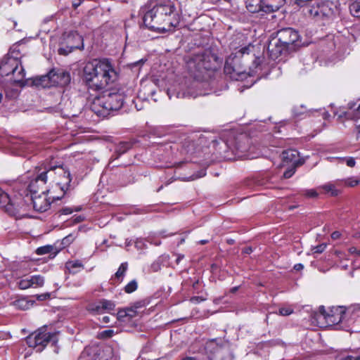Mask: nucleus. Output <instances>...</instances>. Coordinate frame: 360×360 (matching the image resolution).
<instances>
[{
	"instance_id": "52",
	"label": "nucleus",
	"mask_w": 360,
	"mask_h": 360,
	"mask_svg": "<svg viewBox=\"0 0 360 360\" xmlns=\"http://www.w3.org/2000/svg\"><path fill=\"white\" fill-rule=\"evenodd\" d=\"M356 162L353 158H349L347 160V165L350 167L355 166Z\"/></svg>"
},
{
	"instance_id": "15",
	"label": "nucleus",
	"mask_w": 360,
	"mask_h": 360,
	"mask_svg": "<svg viewBox=\"0 0 360 360\" xmlns=\"http://www.w3.org/2000/svg\"><path fill=\"white\" fill-rule=\"evenodd\" d=\"M49 193H31V196L30 198H28L29 200L32 201V203L33 205V208L38 212H43L46 211L50 205H51V201L50 198H52V201H54L53 200V198L51 196L48 197Z\"/></svg>"
},
{
	"instance_id": "54",
	"label": "nucleus",
	"mask_w": 360,
	"mask_h": 360,
	"mask_svg": "<svg viewBox=\"0 0 360 360\" xmlns=\"http://www.w3.org/2000/svg\"><path fill=\"white\" fill-rule=\"evenodd\" d=\"M349 252L351 254L356 255L360 256V250H357L355 247H352L349 249Z\"/></svg>"
},
{
	"instance_id": "23",
	"label": "nucleus",
	"mask_w": 360,
	"mask_h": 360,
	"mask_svg": "<svg viewBox=\"0 0 360 360\" xmlns=\"http://www.w3.org/2000/svg\"><path fill=\"white\" fill-rule=\"evenodd\" d=\"M246 7L251 13L264 12V0H247Z\"/></svg>"
},
{
	"instance_id": "22",
	"label": "nucleus",
	"mask_w": 360,
	"mask_h": 360,
	"mask_svg": "<svg viewBox=\"0 0 360 360\" xmlns=\"http://www.w3.org/2000/svg\"><path fill=\"white\" fill-rule=\"evenodd\" d=\"M285 1V0H264V12L271 13L278 11Z\"/></svg>"
},
{
	"instance_id": "31",
	"label": "nucleus",
	"mask_w": 360,
	"mask_h": 360,
	"mask_svg": "<svg viewBox=\"0 0 360 360\" xmlns=\"http://www.w3.org/2000/svg\"><path fill=\"white\" fill-rule=\"evenodd\" d=\"M10 198L9 195L0 188V207L6 210L8 202H10Z\"/></svg>"
},
{
	"instance_id": "32",
	"label": "nucleus",
	"mask_w": 360,
	"mask_h": 360,
	"mask_svg": "<svg viewBox=\"0 0 360 360\" xmlns=\"http://www.w3.org/2000/svg\"><path fill=\"white\" fill-rule=\"evenodd\" d=\"M101 308L105 311H110L115 309V304L112 301L108 300L105 299L101 300Z\"/></svg>"
},
{
	"instance_id": "56",
	"label": "nucleus",
	"mask_w": 360,
	"mask_h": 360,
	"mask_svg": "<svg viewBox=\"0 0 360 360\" xmlns=\"http://www.w3.org/2000/svg\"><path fill=\"white\" fill-rule=\"evenodd\" d=\"M340 237V233L339 231H334L331 234V238L334 240L338 239Z\"/></svg>"
},
{
	"instance_id": "62",
	"label": "nucleus",
	"mask_w": 360,
	"mask_h": 360,
	"mask_svg": "<svg viewBox=\"0 0 360 360\" xmlns=\"http://www.w3.org/2000/svg\"><path fill=\"white\" fill-rule=\"evenodd\" d=\"M110 321V317L108 316H105L103 317V322L105 323H108Z\"/></svg>"
},
{
	"instance_id": "41",
	"label": "nucleus",
	"mask_w": 360,
	"mask_h": 360,
	"mask_svg": "<svg viewBox=\"0 0 360 360\" xmlns=\"http://www.w3.org/2000/svg\"><path fill=\"white\" fill-rule=\"evenodd\" d=\"M297 167L291 165L290 167L284 172L283 177L285 179L290 178L295 174Z\"/></svg>"
},
{
	"instance_id": "14",
	"label": "nucleus",
	"mask_w": 360,
	"mask_h": 360,
	"mask_svg": "<svg viewBox=\"0 0 360 360\" xmlns=\"http://www.w3.org/2000/svg\"><path fill=\"white\" fill-rule=\"evenodd\" d=\"M64 43L66 46L58 49L59 54L68 55L75 49H83L84 48L83 38L76 31H71L65 34Z\"/></svg>"
},
{
	"instance_id": "55",
	"label": "nucleus",
	"mask_w": 360,
	"mask_h": 360,
	"mask_svg": "<svg viewBox=\"0 0 360 360\" xmlns=\"http://www.w3.org/2000/svg\"><path fill=\"white\" fill-rule=\"evenodd\" d=\"M49 297L50 295L49 293L38 295L37 300L42 301L46 300Z\"/></svg>"
},
{
	"instance_id": "59",
	"label": "nucleus",
	"mask_w": 360,
	"mask_h": 360,
	"mask_svg": "<svg viewBox=\"0 0 360 360\" xmlns=\"http://www.w3.org/2000/svg\"><path fill=\"white\" fill-rule=\"evenodd\" d=\"M143 89H144L145 91L148 90V91H149V94H150V96H153V95L155 94V91L154 89H150V86H146L143 88Z\"/></svg>"
},
{
	"instance_id": "35",
	"label": "nucleus",
	"mask_w": 360,
	"mask_h": 360,
	"mask_svg": "<svg viewBox=\"0 0 360 360\" xmlns=\"http://www.w3.org/2000/svg\"><path fill=\"white\" fill-rule=\"evenodd\" d=\"M209 93H202V92H194L191 90H188L186 93H182L181 94V97H184V96H193V97H195L197 96H201V95H206V94H208ZM176 97L177 98H179L181 97V93L180 92H178L177 93V95H176Z\"/></svg>"
},
{
	"instance_id": "4",
	"label": "nucleus",
	"mask_w": 360,
	"mask_h": 360,
	"mask_svg": "<svg viewBox=\"0 0 360 360\" xmlns=\"http://www.w3.org/2000/svg\"><path fill=\"white\" fill-rule=\"evenodd\" d=\"M305 10L311 17L330 19L339 13L340 4L338 0H321L316 4L307 5Z\"/></svg>"
},
{
	"instance_id": "21",
	"label": "nucleus",
	"mask_w": 360,
	"mask_h": 360,
	"mask_svg": "<svg viewBox=\"0 0 360 360\" xmlns=\"http://www.w3.org/2000/svg\"><path fill=\"white\" fill-rule=\"evenodd\" d=\"M344 314L345 311L342 307H333L330 310V314H327L324 316V319L328 326H335L342 321Z\"/></svg>"
},
{
	"instance_id": "30",
	"label": "nucleus",
	"mask_w": 360,
	"mask_h": 360,
	"mask_svg": "<svg viewBox=\"0 0 360 360\" xmlns=\"http://www.w3.org/2000/svg\"><path fill=\"white\" fill-rule=\"evenodd\" d=\"M320 188L324 190L326 193H330L332 196H337L339 194V191L336 189L333 184L328 183L321 186Z\"/></svg>"
},
{
	"instance_id": "17",
	"label": "nucleus",
	"mask_w": 360,
	"mask_h": 360,
	"mask_svg": "<svg viewBox=\"0 0 360 360\" xmlns=\"http://www.w3.org/2000/svg\"><path fill=\"white\" fill-rule=\"evenodd\" d=\"M267 51L269 56L274 60L277 59L283 54L285 55L291 53L290 51H288V49L281 41H278L277 36L272 37L269 40L267 46Z\"/></svg>"
},
{
	"instance_id": "13",
	"label": "nucleus",
	"mask_w": 360,
	"mask_h": 360,
	"mask_svg": "<svg viewBox=\"0 0 360 360\" xmlns=\"http://www.w3.org/2000/svg\"><path fill=\"white\" fill-rule=\"evenodd\" d=\"M278 41H281L291 53L300 46V34L292 27H285L276 32Z\"/></svg>"
},
{
	"instance_id": "9",
	"label": "nucleus",
	"mask_w": 360,
	"mask_h": 360,
	"mask_svg": "<svg viewBox=\"0 0 360 360\" xmlns=\"http://www.w3.org/2000/svg\"><path fill=\"white\" fill-rule=\"evenodd\" d=\"M113 349L109 346L87 347L80 354L77 360H112Z\"/></svg>"
},
{
	"instance_id": "44",
	"label": "nucleus",
	"mask_w": 360,
	"mask_h": 360,
	"mask_svg": "<svg viewBox=\"0 0 360 360\" xmlns=\"http://www.w3.org/2000/svg\"><path fill=\"white\" fill-rule=\"evenodd\" d=\"M127 311L129 312L127 313L129 314V319H131V318L134 317L137 314V310L131 306V307L126 308Z\"/></svg>"
},
{
	"instance_id": "18",
	"label": "nucleus",
	"mask_w": 360,
	"mask_h": 360,
	"mask_svg": "<svg viewBox=\"0 0 360 360\" xmlns=\"http://www.w3.org/2000/svg\"><path fill=\"white\" fill-rule=\"evenodd\" d=\"M44 278L40 275H34L25 276L20 279L18 282V286L21 290H25L29 288L41 287L44 285Z\"/></svg>"
},
{
	"instance_id": "29",
	"label": "nucleus",
	"mask_w": 360,
	"mask_h": 360,
	"mask_svg": "<svg viewBox=\"0 0 360 360\" xmlns=\"http://www.w3.org/2000/svg\"><path fill=\"white\" fill-rule=\"evenodd\" d=\"M128 268V264L127 262L122 263L120 266L118 270L115 274V279H117L119 282L122 281V278L124 277L127 270Z\"/></svg>"
},
{
	"instance_id": "19",
	"label": "nucleus",
	"mask_w": 360,
	"mask_h": 360,
	"mask_svg": "<svg viewBox=\"0 0 360 360\" xmlns=\"http://www.w3.org/2000/svg\"><path fill=\"white\" fill-rule=\"evenodd\" d=\"M91 110L98 117L103 118L108 117L110 113L109 108L106 106L103 96H96L94 99L91 105Z\"/></svg>"
},
{
	"instance_id": "63",
	"label": "nucleus",
	"mask_w": 360,
	"mask_h": 360,
	"mask_svg": "<svg viewBox=\"0 0 360 360\" xmlns=\"http://www.w3.org/2000/svg\"><path fill=\"white\" fill-rule=\"evenodd\" d=\"M193 87H195V88H198V87H200V86H202V84H200V83H199V82H195L193 84Z\"/></svg>"
},
{
	"instance_id": "61",
	"label": "nucleus",
	"mask_w": 360,
	"mask_h": 360,
	"mask_svg": "<svg viewBox=\"0 0 360 360\" xmlns=\"http://www.w3.org/2000/svg\"><path fill=\"white\" fill-rule=\"evenodd\" d=\"M344 360H360V356H348Z\"/></svg>"
},
{
	"instance_id": "2",
	"label": "nucleus",
	"mask_w": 360,
	"mask_h": 360,
	"mask_svg": "<svg viewBox=\"0 0 360 360\" xmlns=\"http://www.w3.org/2000/svg\"><path fill=\"white\" fill-rule=\"evenodd\" d=\"M117 79V73L108 59L94 60L86 64L83 70V80L89 89H104Z\"/></svg>"
},
{
	"instance_id": "39",
	"label": "nucleus",
	"mask_w": 360,
	"mask_h": 360,
	"mask_svg": "<svg viewBox=\"0 0 360 360\" xmlns=\"http://www.w3.org/2000/svg\"><path fill=\"white\" fill-rule=\"evenodd\" d=\"M115 332L113 330H105L99 333V338L102 339H108L113 336Z\"/></svg>"
},
{
	"instance_id": "25",
	"label": "nucleus",
	"mask_w": 360,
	"mask_h": 360,
	"mask_svg": "<svg viewBox=\"0 0 360 360\" xmlns=\"http://www.w3.org/2000/svg\"><path fill=\"white\" fill-rule=\"evenodd\" d=\"M37 181V176L34 179L32 180L28 186L30 193H49L50 189L48 188L46 184L41 186L40 183L38 182L35 184V188L32 189L31 187L32 184Z\"/></svg>"
},
{
	"instance_id": "53",
	"label": "nucleus",
	"mask_w": 360,
	"mask_h": 360,
	"mask_svg": "<svg viewBox=\"0 0 360 360\" xmlns=\"http://www.w3.org/2000/svg\"><path fill=\"white\" fill-rule=\"evenodd\" d=\"M204 300L201 297L195 296L191 298V301L193 303L198 304Z\"/></svg>"
},
{
	"instance_id": "12",
	"label": "nucleus",
	"mask_w": 360,
	"mask_h": 360,
	"mask_svg": "<svg viewBox=\"0 0 360 360\" xmlns=\"http://www.w3.org/2000/svg\"><path fill=\"white\" fill-rule=\"evenodd\" d=\"M30 205L21 195H15L10 198L5 211L11 216L16 219H21L27 215Z\"/></svg>"
},
{
	"instance_id": "47",
	"label": "nucleus",
	"mask_w": 360,
	"mask_h": 360,
	"mask_svg": "<svg viewBox=\"0 0 360 360\" xmlns=\"http://www.w3.org/2000/svg\"><path fill=\"white\" fill-rule=\"evenodd\" d=\"M319 310L320 313V315L319 316L318 318L319 319H324V316H326L327 314H330V312H326L325 307L323 306H320Z\"/></svg>"
},
{
	"instance_id": "43",
	"label": "nucleus",
	"mask_w": 360,
	"mask_h": 360,
	"mask_svg": "<svg viewBox=\"0 0 360 360\" xmlns=\"http://www.w3.org/2000/svg\"><path fill=\"white\" fill-rule=\"evenodd\" d=\"M74 239V236L72 234H70L63 239L62 244L68 246L73 242Z\"/></svg>"
},
{
	"instance_id": "1",
	"label": "nucleus",
	"mask_w": 360,
	"mask_h": 360,
	"mask_svg": "<svg viewBox=\"0 0 360 360\" xmlns=\"http://www.w3.org/2000/svg\"><path fill=\"white\" fill-rule=\"evenodd\" d=\"M178 5L177 0H150L141 8L139 14L149 30L160 33L172 32L180 22Z\"/></svg>"
},
{
	"instance_id": "40",
	"label": "nucleus",
	"mask_w": 360,
	"mask_h": 360,
	"mask_svg": "<svg viewBox=\"0 0 360 360\" xmlns=\"http://www.w3.org/2000/svg\"><path fill=\"white\" fill-rule=\"evenodd\" d=\"M302 194L307 198H316L319 195L314 189L304 190L302 191Z\"/></svg>"
},
{
	"instance_id": "3",
	"label": "nucleus",
	"mask_w": 360,
	"mask_h": 360,
	"mask_svg": "<svg viewBox=\"0 0 360 360\" xmlns=\"http://www.w3.org/2000/svg\"><path fill=\"white\" fill-rule=\"evenodd\" d=\"M25 70L20 61L15 57L4 56L0 61V81L11 84H21L25 78Z\"/></svg>"
},
{
	"instance_id": "11",
	"label": "nucleus",
	"mask_w": 360,
	"mask_h": 360,
	"mask_svg": "<svg viewBox=\"0 0 360 360\" xmlns=\"http://www.w3.org/2000/svg\"><path fill=\"white\" fill-rule=\"evenodd\" d=\"M56 175L58 178L56 181V188L60 191L61 195H53V200H60L65 193L69 190L70 187V182L72 179L70 177V172L68 169L63 167L61 164L56 162Z\"/></svg>"
},
{
	"instance_id": "57",
	"label": "nucleus",
	"mask_w": 360,
	"mask_h": 360,
	"mask_svg": "<svg viewBox=\"0 0 360 360\" xmlns=\"http://www.w3.org/2000/svg\"><path fill=\"white\" fill-rule=\"evenodd\" d=\"M84 219V217L82 216H76L74 217V222L75 223H79L82 221Z\"/></svg>"
},
{
	"instance_id": "6",
	"label": "nucleus",
	"mask_w": 360,
	"mask_h": 360,
	"mask_svg": "<svg viewBox=\"0 0 360 360\" xmlns=\"http://www.w3.org/2000/svg\"><path fill=\"white\" fill-rule=\"evenodd\" d=\"M217 57L210 51H206L195 54L187 63L191 72L202 73L215 69Z\"/></svg>"
},
{
	"instance_id": "10",
	"label": "nucleus",
	"mask_w": 360,
	"mask_h": 360,
	"mask_svg": "<svg viewBox=\"0 0 360 360\" xmlns=\"http://www.w3.org/2000/svg\"><path fill=\"white\" fill-rule=\"evenodd\" d=\"M56 161L54 159H51L49 161H46L42 168H39L38 170V174L37 175V181L34 182L31 187L32 189L35 188V184L38 182L40 183L41 186L44 184H46L49 181V184L54 183L55 186H52L53 189L57 190L56 188V181H58V178L56 175Z\"/></svg>"
},
{
	"instance_id": "48",
	"label": "nucleus",
	"mask_w": 360,
	"mask_h": 360,
	"mask_svg": "<svg viewBox=\"0 0 360 360\" xmlns=\"http://www.w3.org/2000/svg\"><path fill=\"white\" fill-rule=\"evenodd\" d=\"M146 304V303L144 300H141L135 302L132 306L137 310L138 309L145 307Z\"/></svg>"
},
{
	"instance_id": "20",
	"label": "nucleus",
	"mask_w": 360,
	"mask_h": 360,
	"mask_svg": "<svg viewBox=\"0 0 360 360\" xmlns=\"http://www.w3.org/2000/svg\"><path fill=\"white\" fill-rule=\"evenodd\" d=\"M281 158L285 164L300 167L304 164V160L300 158L299 152L296 150H287L283 151Z\"/></svg>"
},
{
	"instance_id": "8",
	"label": "nucleus",
	"mask_w": 360,
	"mask_h": 360,
	"mask_svg": "<svg viewBox=\"0 0 360 360\" xmlns=\"http://www.w3.org/2000/svg\"><path fill=\"white\" fill-rule=\"evenodd\" d=\"M56 334L47 331L46 326L39 328L26 338V342L30 347L41 352L51 341L56 342Z\"/></svg>"
},
{
	"instance_id": "5",
	"label": "nucleus",
	"mask_w": 360,
	"mask_h": 360,
	"mask_svg": "<svg viewBox=\"0 0 360 360\" xmlns=\"http://www.w3.org/2000/svg\"><path fill=\"white\" fill-rule=\"evenodd\" d=\"M250 48L247 46L241 47L237 51L234 56H229L225 62L224 72V74L232 80H242L246 77V70L241 65L240 59L237 54L243 56L248 53Z\"/></svg>"
},
{
	"instance_id": "26",
	"label": "nucleus",
	"mask_w": 360,
	"mask_h": 360,
	"mask_svg": "<svg viewBox=\"0 0 360 360\" xmlns=\"http://www.w3.org/2000/svg\"><path fill=\"white\" fill-rule=\"evenodd\" d=\"M65 266L70 273L76 274L83 267V264L78 260L70 261L66 263Z\"/></svg>"
},
{
	"instance_id": "50",
	"label": "nucleus",
	"mask_w": 360,
	"mask_h": 360,
	"mask_svg": "<svg viewBox=\"0 0 360 360\" xmlns=\"http://www.w3.org/2000/svg\"><path fill=\"white\" fill-rule=\"evenodd\" d=\"M151 269L153 271H158L160 269V263L159 261H155L151 264Z\"/></svg>"
},
{
	"instance_id": "64",
	"label": "nucleus",
	"mask_w": 360,
	"mask_h": 360,
	"mask_svg": "<svg viewBox=\"0 0 360 360\" xmlns=\"http://www.w3.org/2000/svg\"><path fill=\"white\" fill-rule=\"evenodd\" d=\"M82 0H79V2H75L72 4V6L76 8L81 4Z\"/></svg>"
},
{
	"instance_id": "45",
	"label": "nucleus",
	"mask_w": 360,
	"mask_h": 360,
	"mask_svg": "<svg viewBox=\"0 0 360 360\" xmlns=\"http://www.w3.org/2000/svg\"><path fill=\"white\" fill-rule=\"evenodd\" d=\"M326 245L323 243V244H321V245H319L314 247L313 248V250H314V253L319 254V253H322L324 251V250L326 249Z\"/></svg>"
},
{
	"instance_id": "16",
	"label": "nucleus",
	"mask_w": 360,
	"mask_h": 360,
	"mask_svg": "<svg viewBox=\"0 0 360 360\" xmlns=\"http://www.w3.org/2000/svg\"><path fill=\"white\" fill-rule=\"evenodd\" d=\"M102 96L110 112L120 110L124 104V97L120 93L105 92Z\"/></svg>"
},
{
	"instance_id": "58",
	"label": "nucleus",
	"mask_w": 360,
	"mask_h": 360,
	"mask_svg": "<svg viewBox=\"0 0 360 360\" xmlns=\"http://www.w3.org/2000/svg\"><path fill=\"white\" fill-rule=\"evenodd\" d=\"M252 252V248L251 247H245L243 250V252L247 255L250 254Z\"/></svg>"
},
{
	"instance_id": "36",
	"label": "nucleus",
	"mask_w": 360,
	"mask_h": 360,
	"mask_svg": "<svg viewBox=\"0 0 360 360\" xmlns=\"http://www.w3.org/2000/svg\"><path fill=\"white\" fill-rule=\"evenodd\" d=\"M53 248L51 245L42 246L37 249L36 253L42 255L51 252Z\"/></svg>"
},
{
	"instance_id": "27",
	"label": "nucleus",
	"mask_w": 360,
	"mask_h": 360,
	"mask_svg": "<svg viewBox=\"0 0 360 360\" xmlns=\"http://www.w3.org/2000/svg\"><path fill=\"white\" fill-rule=\"evenodd\" d=\"M11 305L17 309L26 310L29 308L30 303L25 298H20L12 302Z\"/></svg>"
},
{
	"instance_id": "7",
	"label": "nucleus",
	"mask_w": 360,
	"mask_h": 360,
	"mask_svg": "<svg viewBox=\"0 0 360 360\" xmlns=\"http://www.w3.org/2000/svg\"><path fill=\"white\" fill-rule=\"evenodd\" d=\"M70 82V73L62 69H53L46 75L34 80L36 86L47 88L51 86H67Z\"/></svg>"
},
{
	"instance_id": "34",
	"label": "nucleus",
	"mask_w": 360,
	"mask_h": 360,
	"mask_svg": "<svg viewBox=\"0 0 360 360\" xmlns=\"http://www.w3.org/2000/svg\"><path fill=\"white\" fill-rule=\"evenodd\" d=\"M138 288V283L136 280L134 279L131 281L128 284H127L124 287V291L127 293H131L136 290Z\"/></svg>"
},
{
	"instance_id": "46",
	"label": "nucleus",
	"mask_w": 360,
	"mask_h": 360,
	"mask_svg": "<svg viewBox=\"0 0 360 360\" xmlns=\"http://www.w3.org/2000/svg\"><path fill=\"white\" fill-rule=\"evenodd\" d=\"M293 312V310L290 308H281L279 309V314L282 316H288Z\"/></svg>"
},
{
	"instance_id": "24",
	"label": "nucleus",
	"mask_w": 360,
	"mask_h": 360,
	"mask_svg": "<svg viewBox=\"0 0 360 360\" xmlns=\"http://www.w3.org/2000/svg\"><path fill=\"white\" fill-rule=\"evenodd\" d=\"M134 143L131 141H122L117 145L115 150V159H117L120 155L127 153L133 146Z\"/></svg>"
},
{
	"instance_id": "37",
	"label": "nucleus",
	"mask_w": 360,
	"mask_h": 360,
	"mask_svg": "<svg viewBox=\"0 0 360 360\" xmlns=\"http://www.w3.org/2000/svg\"><path fill=\"white\" fill-rule=\"evenodd\" d=\"M35 146L32 143H24L20 146V149L25 153L33 151Z\"/></svg>"
},
{
	"instance_id": "38",
	"label": "nucleus",
	"mask_w": 360,
	"mask_h": 360,
	"mask_svg": "<svg viewBox=\"0 0 360 360\" xmlns=\"http://www.w3.org/2000/svg\"><path fill=\"white\" fill-rule=\"evenodd\" d=\"M127 313L129 312L127 311L126 309L119 310L117 314V319L119 321H125L126 318L129 319V314Z\"/></svg>"
},
{
	"instance_id": "60",
	"label": "nucleus",
	"mask_w": 360,
	"mask_h": 360,
	"mask_svg": "<svg viewBox=\"0 0 360 360\" xmlns=\"http://www.w3.org/2000/svg\"><path fill=\"white\" fill-rule=\"evenodd\" d=\"M303 268H304L303 264H302L300 263L296 264L294 266V269H295L296 271H300V270L303 269Z\"/></svg>"
},
{
	"instance_id": "42",
	"label": "nucleus",
	"mask_w": 360,
	"mask_h": 360,
	"mask_svg": "<svg viewBox=\"0 0 360 360\" xmlns=\"http://www.w3.org/2000/svg\"><path fill=\"white\" fill-rule=\"evenodd\" d=\"M227 146L230 148L233 152H234L235 150L244 151L246 150V148L241 146L240 143L238 142H236L234 146H230L229 143H227Z\"/></svg>"
},
{
	"instance_id": "28",
	"label": "nucleus",
	"mask_w": 360,
	"mask_h": 360,
	"mask_svg": "<svg viewBox=\"0 0 360 360\" xmlns=\"http://www.w3.org/2000/svg\"><path fill=\"white\" fill-rule=\"evenodd\" d=\"M349 11L354 17L360 18V0H354L349 5Z\"/></svg>"
},
{
	"instance_id": "49",
	"label": "nucleus",
	"mask_w": 360,
	"mask_h": 360,
	"mask_svg": "<svg viewBox=\"0 0 360 360\" xmlns=\"http://www.w3.org/2000/svg\"><path fill=\"white\" fill-rule=\"evenodd\" d=\"M359 184V181L357 180V179H349L347 181V184L349 186H351V187H354V186H356V185H358Z\"/></svg>"
},
{
	"instance_id": "33",
	"label": "nucleus",
	"mask_w": 360,
	"mask_h": 360,
	"mask_svg": "<svg viewBox=\"0 0 360 360\" xmlns=\"http://www.w3.org/2000/svg\"><path fill=\"white\" fill-rule=\"evenodd\" d=\"M88 310L97 314H101L104 312L103 308H101V300H99L98 302L89 304L88 307Z\"/></svg>"
},
{
	"instance_id": "51",
	"label": "nucleus",
	"mask_w": 360,
	"mask_h": 360,
	"mask_svg": "<svg viewBox=\"0 0 360 360\" xmlns=\"http://www.w3.org/2000/svg\"><path fill=\"white\" fill-rule=\"evenodd\" d=\"M73 212V210L70 208V207H65V208H63L62 210H60V212L62 214H71L72 212Z\"/></svg>"
}]
</instances>
